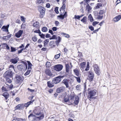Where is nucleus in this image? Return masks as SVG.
Returning a JSON list of instances; mask_svg holds the SVG:
<instances>
[{"instance_id": "obj_1", "label": "nucleus", "mask_w": 121, "mask_h": 121, "mask_svg": "<svg viewBox=\"0 0 121 121\" xmlns=\"http://www.w3.org/2000/svg\"><path fill=\"white\" fill-rule=\"evenodd\" d=\"M41 108L39 107L36 108L34 110L35 114L39 116L36 117V118H38V120L43 119L44 117L43 113L41 112Z\"/></svg>"}, {"instance_id": "obj_2", "label": "nucleus", "mask_w": 121, "mask_h": 121, "mask_svg": "<svg viewBox=\"0 0 121 121\" xmlns=\"http://www.w3.org/2000/svg\"><path fill=\"white\" fill-rule=\"evenodd\" d=\"M96 94V91L95 90L89 91L88 94V99H95V97L94 96Z\"/></svg>"}, {"instance_id": "obj_3", "label": "nucleus", "mask_w": 121, "mask_h": 121, "mask_svg": "<svg viewBox=\"0 0 121 121\" xmlns=\"http://www.w3.org/2000/svg\"><path fill=\"white\" fill-rule=\"evenodd\" d=\"M38 8L40 12V17L41 18H42L44 16L45 12V9L44 7L41 6H39Z\"/></svg>"}, {"instance_id": "obj_4", "label": "nucleus", "mask_w": 121, "mask_h": 121, "mask_svg": "<svg viewBox=\"0 0 121 121\" xmlns=\"http://www.w3.org/2000/svg\"><path fill=\"white\" fill-rule=\"evenodd\" d=\"M27 67V64H24L23 65L20 64L17 66V68L18 70L22 71V72L25 71L26 70Z\"/></svg>"}, {"instance_id": "obj_5", "label": "nucleus", "mask_w": 121, "mask_h": 121, "mask_svg": "<svg viewBox=\"0 0 121 121\" xmlns=\"http://www.w3.org/2000/svg\"><path fill=\"white\" fill-rule=\"evenodd\" d=\"M3 77L6 78L9 77H12L13 76V73L12 71L10 70H9L6 71L4 74Z\"/></svg>"}, {"instance_id": "obj_6", "label": "nucleus", "mask_w": 121, "mask_h": 121, "mask_svg": "<svg viewBox=\"0 0 121 121\" xmlns=\"http://www.w3.org/2000/svg\"><path fill=\"white\" fill-rule=\"evenodd\" d=\"M63 76H59L54 78L52 82V84H56L60 82L61 81V78H63Z\"/></svg>"}, {"instance_id": "obj_7", "label": "nucleus", "mask_w": 121, "mask_h": 121, "mask_svg": "<svg viewBox=\"0 0 121 121\" xmlns=\"http://www.w3.org/2000/svg\"><path fill=\"white\" fill-rule=\"evenodd\" d=\"M93 67L95 73L98 75H99L100 74V69L97 65L94 64L93 65Z\"/></svg>"}, {"instance_id": "obj_8", "label": "nucleus", "mask_w": 121, "mask_h": 121, "mask_svg": "<svg viewBox=\"0 0 121 121\" xmlns=\"http://www.w3.org/2000/svg\"><path fill=\"white\" fill-rule=\"evenodd\" d=\"M93 67L95 73L98 75H99L100 74V69L97 65L94 64L93 65Z\"/></svg>"}, {"instance_id": "obj_9", "label": "nucleus", "mask_w": 121, "mask_h": 121, "mask_svg": "<svg viewBox=\"0 0 121 121\" xmlns=\"http://www.w3.org/2000/svg\"><path fill=\"white\" fill-rule=\"evenodd\" d=\"M63 66L61 65L58 64L55 65L54 66V69L57 71H60L62 69Z\"/></svg>"}, {"instance_id": "obj_10", "label": "nucleus", "mask_w": 121, "mask_h": 121, "mask_svg": "<svg viewBox=\"0 0 121 121\" xmlns=\"http://www.w3.org/2000/svg\"><path fill=\"white\" fill-rule=\"evenodd\" d=\"M15 78L17 83L22 82L24 79L22 76L19 75H16L15 77Z\"/></svg>"}, {"instance_id": "obj_11", "label": "nucleus", "mask_w": 121, "mask_h": 121, "mask_svg": "<svg viewBox=\"0 0 121 121\" xmlns=\"http://www.w3.org/2000/svg\"><path fill=\"white\" fill-rule=\"evenodd\" d=\"M37 117L32 113H31L28 116V118L29 120H30L32 119L35 120H38V118H36Z\"/></svg>"}, {"instance_id": "obj_12", "label": "nucleus", "mask_w": 121, "mask_h": 121, "mask_svg": "<svg viewBox=\"0 0 121 121\" xmlns=\"http://www.w3.org/2000/svg\"><path fill=\"white\" fill-rule=\"evenodd\" d=\"M69 81V79H65L62 81V82L63 83L65 86L66 88H68L69 87L68 82Z\"/></svg>"}, {"instance_id": "obj_13", "label": "nucleus", "mask_w": 121, "mask_h": 121, "mask_svg": "<svg viewBox=\"0 0 121 121\" xmlns=\"http://www.w3.org/2000/svg\"><path fill=\"white\" fill-rule=\"evenodd\" d=\"M9 26V24L7 26H4L2 27L1 29L3 31H5L6 32H9L8 29Z\"/></svg>"}, {"instance_id": "obj_14", "label": "nucleus", "mask_w": 121, "mask_h": 121, "mask_svg": "<svg viewBox=\"0 0 121 121\" xmlns=\"http://www.w3.org/2000/svg\"><path fill=\"white\" fill-rule=\"evenodd\" d=\"M45 74L49 76H52V74L51 73V70L49 69H47L45 70Z\"/></svg>"}, {"instance_id": "obj_15", "label": "nucleus", "mask_w": 121, "mask_h": 121, "mask_svg": "<svg viewBox=\"0 0 121 121\" xmlns=\"http://www.w3.org/2000/svg\"><path fill=\"white\" fill-rule=\"evenodd\" d=\"M65 89V87L64 86H62L58 88L56 90V92L60 93L64 91Z\"/></svg>"}, {"instance_id": "obj_16", "label": "nucleus", "mask_w": 121, "mask_h": 121, "mask_svg": "<svg viewBox=\"0 0 121 121\" xmlns=\"http://www.w3.org/2000/svg\"><path fill=\"white\" fill-rule=\"evenodd\" d=\"M73 72L74 74L77 76H78L80 74V69L78 68H76L73 69Z\"/></svg>"}, {"instance_id": "obj_17", "label": "nucleus", "mask_w": 121, "mask_h": 121, "mask_svg": "<svg viewBox=\"0 0 121 121\" xmlns=\"http://www.w3.org/2000/svg\"><path fill=\"white\" fill-rule=\"evenodd\" d=\"M23 32L22 30H20L17 33H16L15 36L17 38H19L22 35Z\"/></svg>"}, {"instance_id": "obj_18", "label": "nucleus", "mask_w": 121, "mask_h": 121, "mask_svg": "<svg viewBox=\"0 0 121 121\" xmlns=\"http://www.w3.org/2000/svg\"><path fill=\"white\" fill-rule=\"evenodd\" d=\"M121 18V15H118L114 17L113 19V21L114 22H117Z\"/></svg>"}, {"instance_id": "obj_19", "label": "nucleus", "mask_w": 121, "mask_h": 121, "mask_svg": "<svg viewBox=\"0 0 121 121\" xmlns=\"http://www.w3.org/2000/svg\"><path fill=\"white\" fill-rule=\"evenodd\" d=\"M0 46H2V48H3L6 49L8 50L10 49L9 47L6 43L2 44Z\"/></svg>"}, {"instance_id": "obj_20", "label": "nucleus", "mask_w": 121, "mask_h": 121, "mask_svg": "<svg viewBox=\"0 0 121 121\" xmlns=\"http://www.w3.org/2000/svg\"><path fill=\"white\" fill-rule=\"evenodd\" d=\"M63 4L62 7L60 9V13H64L65 12V4Z\"/></svg>"}, {"instance_id": "obj_21", "label": "nucleus", "mask_w": 121, "mask_h": 121, "mask_svg": "<svg viewBox=\"0 0 121 121\" xmlns=\"http://www.w3.org/2000/svg\"><path fill=\"white\" fill-rule=\"evenodd\" d=\"M2 95L5 97L6 100L9 97V93L7 92H5L3 93L2 94Z\"/></svg>"}, {"instance_id": "obj_22", "label": "nucleus", "mask_w": 121, "mask_h": 121, "mask_svg": "<svg viewBox=\"0 0 121 121\" xmlns=\"http://www.w3.org/2000/svg\"><path fill=\"white\" fill-rule=\"evenodd\" d=\"M79 97L78 96H76L75 97V100L74 101V103L76 104L77 105L79 102Z\"/></svg>"}, {"instance_id": "obj_23", "label": "nucleus", "mask_w": 121, "mask_h": 121, "mask_svg": "<svg viewBox=\"0 0 121 121\" xmlns=\"http://www.w3.org/2000/svg\"><path fill=\"white\" fill-rule=\"evenodd\" d=\"M43 0H37L36 2V4L37 5H42L44 3Z\"/></svg>"}, {"instance_id": "obj_24", "label": "nucleus", "mask_w": 121, "mask_h": 121, "mask_svg": "<svg viewBox=\"0 0 121 121\" xmlns=\"http://www.w3.org/2000/svg\"><path fill=\"white\" fill-rule=\"evenodd\" d=\"M34 100H31L30 101L27 102L24 104V106L26 107H28L30 104H31L33 102H34Z\"/></svg>"}, {"instance_id": "obj_25", "label": "nucleus", "mask_w": 121, "mask_h": 121, "mask_svg": "<svg viewBox=\"0 0 121 121\" xmlns=\"http://www.w3.org/2000/svg\"><path fill=\"white\" fill-rule=\"evenodd\" d=\"M87 18L86 17H84L82 19L81 21L83 23L86 24L87 22Z\"/></svg>"}, {"instance_id": "obj_26", "label": "nucleus", "mask_w": 121, "mask_h": 121, "mask_svg": "<svg viewBox=\"0 0 121 121\" xmlns=\"http://www.w3.org/2000/svg\"><path fill=\"white\" fill-rule=\"evenodd\" d=\"M10 61V62H12V63L14 64L16 63L17 62V60L15 58L11 59Z\"/></svg>"}, {"instance_id": "obj_27", "label": "nucleus", "mask_w": 121, "mask_h": 121, "mask_svg": "<svg viewBox=\"0 0 121 121\" xmlns=\"http://www.w3.org/2000/svg\"><path fill=\"white\" fill-rule=\"evenodd\" d=\"M6 78V82H5V84L6 85L8 86L9 85L8 83H10L12 82V81L11 79L9 78Z\"/></svg>"}, {"instance_id": "obj_28", "label": "nucleus", "mask_w": 121, "mask_h": 121, "mask_svg": "<svg viewBox=\"0 0 121 121\" xmlns=\"http://www.w3.org/2000/svg\"><path fill=\"white\" fill-rule=\"evenodd\" d=\"M61 38L60 36L58 37V40L55 41V43L58 46L61 41Z\"/></svg>"}, {"instance_id": "obj_29", "label": "nucleus", "mask_w": 121, "mask_h": 121, "mask_svg": "<svg viewBox=\"0 0 121 121\" xmlns=\"http://www.w3.org/2000/svg\"><path fill=\"white\" fill-rule=\"evenodd\" d=\"M86 63L85 62H83L80 64V66L82 69H83L85 67Z\"/></svg>"}, {"instance_id": "obj_30", "label": "nucleus", "mask_w": 121, "mask_h": 121, "mask_svg": "<svg viewBox=\"0 0 121 121\" xmlns=\"http://www.w3.org/2000/svg\"><path fill=\"white\" fill-rule=\"evenodd\" d=\"M94 75H89L88 76V79L90 80V81H92L93 80Z\"/></svg>"}, {"instance_id": "obj_31", "label": "nucleus", "mask_w": 121, "mask_h": 121, "mask_svg": "<svg viewBox=\"0 0 121 121\" xmlns=\"http://www.w3.org/2000/svg\"><path fill=\"white\" fill-rule=\"evenodd\" d=\"M47 83L48 86L49 87H52L54 86V85L51 83V82L50 81L48 82Z\"/></svg>"}, {"instance_id": "obj_32", "label": "nucleus", "mask_w": 121, "mask_h": 121, "mask_svg": "<svg viewBox=\"0 0 121 121\" xmlns=\"http://www.w3.org/2000/svg\"><path fill=\"white\" fill-rule=\"evenodd\" d=\"M86 10H87L88 11H90L91 9V7L90 6L89 4H87L86 6Z\"/></svg>"}, {"instance_id": "obj_33", "label": "nucleus", "mask_w": 121, "mask_h": 121, "mask_svg": "<svg viewBox=\"0 0 121 121\" xmlns=\"http://www.w3.org/2000/svg\"><path fill=\"white\" fill-rule=\"evenodd\" d=\"M17 109H22L23 108V106L19 104L17 105L16 107Z\"/></svg>"}, {"instance_id": "obj_34", "label": "nucleus", "mask_w": 121, "mask_h": 121, "mask_svg": "<svg viewBox=\"0 0 121 121\" xmlns=\"http://www.w3.org/2000/svg\"><path fill=\"white\" fill-rule=\"evenodd\" d=\"M28 69L31 70L32 69L31 67L32 66V65L29 61H28Z\"/></svg>"}, {"instance_id": "obj_35", "label": "nucleus", "mask_w": 121, "mask_h": 121, "mask_svg": "<svg viewBox=\"0 0 121 121\" xmlns=\"http://www.w3.org/2000/svg\"><path fill=\"white\" fill-rule=\"evenodd\" d=\"M69 65L66 64V70L67 72H68L69 70Z\"/></svg>"}, {"instance_id": "obj_36", "label": "nucleus", "mask_w": 121, "mask_h": 121, "mask_svg": "<svg viewBox=\"0 0 121 121\" xmlns=\"http://www.w3.org/2000/svg\"><path fill=\"white\" fill-rule=\"evenodd\" d=\"M39 25V23L37 22H36L34 23L33 24V26L35 27H38Z\"/></svg>"}, {"instance_id": "obj_37", "label": "nucleus", "mask_w": 121, "mask_h": 121, "mask_svg": "<svg viewBox=\"0 0 121 121\" xmlns=\"http://www.w3.org/2000/svg\"><path fill=\"white\" fill-rule=\"evenodd\" d=\"M88 18L89 19H90L91 22H92L94 20L93 18L92 17V16L91 14H90L88 17Z\"/></svg>"}, {"instance_id": "obj_38", "label": "nucleus", "mask_w": 121, "mask_h": 121, "mask_svg": "<svg viewBox=\"0 0 121 121\" xmlns=\"http://www.w3.org/2000/svg\"><path fill=\"white\" fill-rule=\"evenodd\" d=\"M74 77L76 78L77 81L79 83H80L81 81V80L80 79V78L79 77H77L75 76H74Z\"/></svg>"}, {"instance_id": "obj_39", "label": "nucleus", "mask_w": 121, "mask_h": 121, "mask_svg": "<svg viewBox=\"0 0 121 121\" xmlns=\"http://www.w3.org/2000/svg\"><path fill=\"white\" fill-rule=\"evenodd\" d=\"M42 30L43 32H46L48 31V29L47 27H44L42 28Z\"/></svg>"}, {"instance_id": "obj_40", "label": "nucleus", "mask_w": 121, "mask_h": 121, "mask_svg": "<svg viewBox=\"0 0 121 121\" xmlns=\"http://www.w3.org/2000/svg\"><path fill=\"white\" fill-rule=\"evenodd\" d=\"M69 101V99L68 98L65 97L63 100V101L65 103H66L68 102Z\"/></svg>"}, {"instance_id": "obj_41", "label": "nucleus", "mask_w": 121, "mask_h": 121, "mask_svg": "<svg viewBox=\"0 0 121 121\" xmlns=\"http://www.w3.org/2000/svg\"><path fill=\"white\" fill-rule=\"evenodd\" d=\"M89 62H88L87 63V65L86 67V68L85 69V70L86 71L88 70L89 69Z\"/></svg>"}, {"instance_id": "obj_42", "label": "nucleus", "mask_w": 121, "mask_h": 121, "mask_svg": "<svg viewBox=\"0 0 121 121\" xmlns=\"http://www.w3.org/2000/svg\"><path fill=\"white\" fill-rule=\"evenodd\" d=\"M88 74L89 75H94L93 72L92 70H90L88 72Z\"/></svg>"}, {"instance_id": "obj_43", "label": "nucleus", "mask_w": 121, "mask_h": 121, "mask_svg": "<svg viewBox=\"0 0 121 121\" xmlns=\"http://www.w3.org/2000/svg\"><path fill=\"white\" fill-rule=\"evenodd\" d=\"M105 11L104 10H100L99 13V14L102 15L104 13H105Z\"/></svg>"}, {"instance_id": "obj_44", "label": "nucleus", "mask_w": 121, "mask_h": 121, "mask_svg": "<svg viewBox=\"0 0 121 121\" xmlns=\"http://www.w3.org/2000/svg\"><path fill=\"white\" fill-rule=\"evenodd\" d=\"M12 121H22L21 118H16L13 119Z\"/></svg>"}, {"instance_id": "obj_45", "label": "nucleus", "mask_w": 121, "mask_h": 121, "mask_svg": "<svg viewBox=\"0 0 121 121\" xmlns=\"http://www.w3.org/2000/svg\"><path fill=\"white\" fill-rule=\"evenodd\" d=\"M32 39L34 42L36 41L37 39V37L35 36H34L32 38Z\"/></svg>"}, {"instance_id": "obj_46", "label": "nucleus", "mask_w": 121, "mask_h": 121, "mask_svg": "<svg viewBox=\"0 0 121 121\" xmlns=\"http://www.w3.org/2000/svg\"><path fill=\"white\" fill-rule=\"evenodd\" d=\"M31 70L28 69L26 73L24 74L25 76H26L29 74L30 73Z\"/></svg>"}, {"instance_id": "obj_47", "label": "nucleus", "mask_w": 121, "mask_h": 121, "mask_svg": "<svg viewBox=\"0 0 121 121\" xmlns=\"http://www.w3.org/2000/svg\"><path fill=\"white\" fill-rule=\"evenodd\" d=\"M103 17V16L98 15L97 17V18L98 19H102Z\"/></svg>"}, {"instance_id": "obj_48", "label": "nucleus", "mask_w": 121, "mask_h": 121, "mask_svg": "<svg viewBox=\"0 0 121 121\" xmlns=\"http://www.w3.org/2000/svg\"><path fill=\"white\" fill-rule=\"evenodd\" d=\"M51 64L48 61L47 62L46 64V66L47 67H49L50 66Z\"/></svg>"}, {"instance_id": "obj_49", "label": "nucleus", "mask_w": 121, "mask_h": 121, "mask_svg": "<svg viewBox=\"0 0 121 121\" xmlns=\"http://www.w3.org/2000/svg\"><path fill=\"white\" fill-rule=\"evenodd\" d=\"M62 34L64 35L65 37L67 38H69V35L68 34H66L64 33H62Z\"/></svg>"}, {"instance_id": "obj_50", "label": "nucleus", "mask_w": 121, "mask_h": 121, "mask_svg": "<svg viewBox=\"0 0 121 121\" xmlns=\"http://www.w3.org/2000/svg\"><path fill=\"white\" fill-rule=\"evenodd\" d=\"M102 6V5L101 4L99 3H98L96 6V8L97 9H98L100 8V7Z\"/></svg>"}, {"instance_id": "obj_51", "label": "nucleus", "mask_w": 121, "mask_h": 121, "mask_svg": "<svg viewBox=\"0 0 121 121\" xmlns=\"http://www.w3.org/2000/svg\"><path fill=\"white\" fill-rule=\"evenodd\" d=\"M9 68L10 69L9 70H11L12 69H14V67L13 65H10L9 66Z\"/></svg>"}, {"instance_id": "obj_52", "label": "nucleus", "mask_w": 121, "mask_h": 121, "mask_svg": "<svg viewBox=\"0 0 121 121\" xmlns=\"http://www.w3.org/2000/svg\"><path fill=\"white\" fill-rule=\"evenodd\" d=\"M58 17H60L61 19H63L64 18V16L62 14H61L60 15L58 16Z\"/></svg>"}, {"instance_id": "obj_53", "label": "nucleus", "mask_w": 121, "mask_h": 121, "mask_svg": "<svg viewBox=\"0 0 121 121\" xmlns=\"http://www.w3.org/2000/svg\"><path fill=\"white\" fill-rule=\"evenodd\" d=\"M11 52H13L15 51L16 50V49L15 48L12 47H11Z\"/></svg>"}, {"instance_id": "obj_54", "label": "nucleus", "mask_w": 121, "mask_h": 121, "mask_svg": "<svg viewBox=\"0 0 121 121\" xmlns=\"http://www.w3.org/2000/svg\"><path fill=\"white\" fill-rule=\"evenodd\" d=\"M53 44V41H51L50 42L49 45L50 46H51L52 45H53V46L54 47L55 46V45Z\"/></svg>"}, {"instance_id": "obj_55", "label": "nucleus", "mask_w": 121, "mask_h": 121, "mask_svg": "<svg viewBox=\"0 0 121 121\" xmlns=\"http://www.w3.org/2000/svg\"><path fill=\"white\" fill-rule=\"evenodd\" d=\"M80 87L81 85H78L76 86V88L77 90H78L80 89Z\"/></svg>"}, {"instance_id": "obj_56", "label": "nucleus", "mask_w": 121, "mask_h": 121, "mask_svg": "<svg viewBox=\"0 0 121 121\" xmlns=\"http://www.w3.org/2000/svg\"><path fill=\"white\" fill-rule=\"evenodd\" d=\"M21 20L22 21L24 22H25V19L24 17L23 16H21Z\"/></svg>"}, {"instance_id": "obj_57", "label": "nucleus", "mask_w": 121, "mask_h": 121, "mask_svg": "<svg viewBox=\"0 0 121 121\" xmlns=\"http://www.w3.org/2000/svg\"><path fill=\"white\" fill-rule=\"evenodd\" d=\"M39 35L41 37L43 38H44L45 37V35L43 34H39Z\"/></svg>"}, {"instance_id": "obj_58", "label": "nucleus", "mask_w": 121, "mask_h": 121, "mask_svg": "<svg viewBox=\"0 0 121 121\" xmlns=\"http://www.w3.org/2000/svg\"><path fill=\"white\" fill-rule=\"evenodd\" d=\"M99 23V22H97L96 21L94 22L93 23L92 25L93 26H95V25H96V24H98Z\"/></svg>"}, {"instance_id": "obj_59", "label": "nucleus", "mask_w": 121, "mask_h": 121, "mask_svg": "<svg viewBox=\"0 0 121 121\" xmlns=\"http://www.w3.org/2000/svg\"><path fill=\"white\" fill-rule=\"evenodd\" d=\"M52 38H53V39H57L58 38V37L55 35H53L52 36Z\"/></svg>"}, {"instance_id": "obj_60", "label": "nucleus", "mask_w": 121, "mask_h": 121, "mask_svg": "<svg viewBox=\"0 0 121 121\" xmlns=\"http://www.w3.org/2000/svg\"><path fill=\"white\" fill-rule=\"evenodd\" d=\"M74 17L75 19H77L79 20L80 18L79 16V15H75Z\"/></svg>"}, {"instance_id": "obj_61", "label": "nucleus", "mask_w": 121, "mask_h": 121, "mask_svg": "<svg viewBox=\"0 0 121 121\" xmlns=\"http://www.w3.org/2000/svg\"><path fill=\"white\" fill-rule=\"evenodd\" d=\"M55 11L56 12V13H57L58 14L59 13V12L58 10V8L56 7L55 8Z\"/></svg>"}, {"instance_id": "obj_62", "label": "nucleus", "mask_w": 121, "mask_h": 121, "mask_svg": "<svg viewBox=\"0 0 121 121\" xmlns=\"http://www.w3.org/2000/svg\"><path fill=\"white\" fill-rule=\"evenodd\" d=\"M89 29H90L91 30V31H93L94 30V27L92 26H89Z\"/></svg>"}, {"instance_id": "obj_63", "label": "nucleus", "mask_w": 121, "mask_h": 121, "mask_svg": "<svg viewBox=\"0 0 121 121\" xmlns=\"http://www.w3.org/2000/svg\"><path fill=\"white\" fill-rule=\"evenodd\" d=\"M55 24L56 26H58L59 24V22L57 21H56L55 22Z\"/></svg>"}, {"instance_id": "obj_64", "label": "nucleus", "mask_w": 121, "mask_h": 121, "mask_svg": "<svg viewBox=\"0 0 121 121\" xmlns=\"http://www.w3.org/2000/svg\"><path fill=\"white\" fill-rule=\"evenodd\" d=\"M3 25V21L2 20H0V28Z\"/></svg>"}]
</instances>
